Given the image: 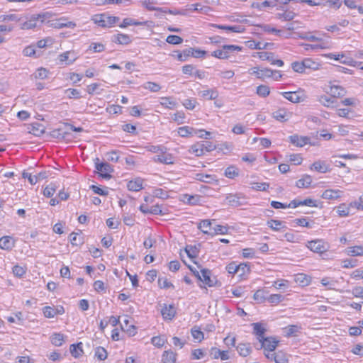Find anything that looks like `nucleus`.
<instances>
[{
	"label": "nucleus",
	"instance_id": "obj_8",
	"mask_svg": "<svg viewBox=\"0 0 363 363\" xmlns=\"http://www.w3.org/2000/svg\"><path fill=\"white\" fill-rule=\"evenodd\" d=\"M225 200L229 205L233 207H238L245 203V197L242 194H228L225 196Z\"/></svg>",
	"mask_w": 363,
	"mask_h": 363
},
{
	"label": "nucleus",
	"instance_id": "obj_2",
	"mask_svg": "<svg viewBox=\"0 0 363 363\" xmlns=\"http://www.w3.org/2000/svg\"><path fill=\"white\" fill-rule=\"evenodd\" d=\"M119 20V17L111 16L107 13L96 14L92 17L94 23L104 28L113 27Z\"/></svg>",
	"mask_w": 363,
	"mask_h": 363
},
{
	"label": "nucleus",
	"instance_id": "obj_3",
	"mask_svg": "<svg viewBox=\"0 0 363 363\" xmlns=\"http://www.w3.org/2000/svg\"><path fill=\"white\" fill-rule=\"evenodd\" d=\"M215 149L216 145H214L211 142L201 141L191 145L189 151L194 153L196 156L200 157L204 155L205 151L211 152Z\"/></svg>",
	"mask_w": 363,
	"mask_h": 363
},
{
	"label": "nucleus",
	"instance_id": "obj_61",
	"mask_svg": "<svg viewBox=\"0 0 363 363\" xmlns=\"http://www.w3.org/2000/svg\"><path fill=\"white\" fill-rule=\"evenodd\" d=\"M337 213L340 216L345 217V216H347L349 215L350 208H349V207L346 206L345 204H342L340 206H338Z\"/></svg>",
	"mask_w": 363,
	"mask_h": 363
},
{
	"label": "nucleus",
	"instance_id": "obj_28",
	"mask_svg": "<svg viewBox=\"0 0 363 363\" xmlns=\"http://www.w3.org/2000/svg\"><path fill=\"white\" fill-rule=\"evenodd\" d=\"M340 190L327 189L323 193L322 198L325 199H335L340 196Z\"/></svg>",
	"mask_w": 363,
	"mask_h": 363
},
{
	"label": "nucleus",
	"instance_id": "obj_64",
	"mask_svg": "<svg viewBox=\"0 0 363 363\" xmlns=\"http://www.w3.org/2000/svg\"><path fill=\"white\" fill-rule=\"evenodd\" d=\"M194 129L192 128H189L188 126H183L179 128L178 133L182 137H186L189 135L191 134V131Z\"/></svg>",
	"mask_w": 363,
	"mask_h": 363
},
{
	"label": "nucleus",
	"instance_id": "obj_21",
	"mask_svg": "<svg viewBox=\"0 0 363 363\" xmlns=\"http://www.w3.org/2000/svg\"><path fill=\"white\" fill-rule=\"evenodd\" d=\"M28 133L39 137L45 133V130L42 124L35 123L30 125Z\"/></svg>",
	"mask_w": 363,
	"mask_h": 363
},
{
	"label": "nucleus",
	"instance_id": "obj_60",
	"mask_svg": "<svg viewBox=\"0 0 363 363\" xmlns=\"http://www.w3.org/2000/svg\"><path fill=\"white\" fill-rule=\"evenodd\" d=\"M69 238L70 242L73 245H79L82 243V238L79 236L78 233H72Z\"/></svg>",
	"mask_w": 363,
	"mask_h": 363
},
{
	"label": "nucleus",
	"instance_id": "obj_17",
	"mask_svg": "<svg viewBox=\"0 0 363 363\" xmlns=\"http://www.w3.org/2000/svg\"><path fill=\"white\" fill-rule=\"evenodd\" d=\"M213 26L218 28L219 29L225 30L226 31H231L234 33H243L245 28L242 26H223V25H217L215 24Z\"/></svg>",
	"mask_w": 363,
	"mask_h": 363
},
{
	"label": "nucleus",
	"instance_id": "obj_5",
	"mask_svg": "<svg viewBox=\"0 0 363 363\" xmlns=\"http://www.w3.org/2000/svg\"><path fill=\"white\" fill-rule=\"evenodd\" d=\"M211 272L209 269H202L201 270V274L199 272H196V277L198 279L208 285L209 287H212L216 285L217 280L215 277L211 278Z\"/></svg>",
	"mask_w": 363,
	"mask_h": 363
},
{
	"label": "nucleus",
	"instance_id": "obj_58",
	"mask_svg": "<svg viewBox=\"0 0 363 363\" xmlns=\"http://www.w3.org/2000/svg\"><path fill=\"white\" fill-rule=\"evenodd\" d=\"M43 314L46 318H53L57 312H56L55 308H52L50 306H45L43 308Z\"/></svg>",
	"mask_w": 363,
	"mask_h": 363
},
{
	"label": "nucleus",
	"instance_id": "obj_56",
	"mask_svg": "<svg viewBox=\"0 0 363 363\" xmlns=\"http://www.w3.org/2000/svg\"><path fill=\"white\" fill-rule=\"evenodd\" d=\"M158 284L160 287L162 289H168L170 287L174 288V285L171 282H169L165 277H159Z\"/></svg>",
	"mask_w": 363,
	"mask_h": 363
},
{
	"label": "nucleus",
	"instance_id": "obj_54",
	"mask_svg": "<svg viewBox=\"0 0 363 363\" xmlns=\"http://www.w3.org/2000/svg\"><path fill=\"white\" fill-rule=\"evenodd\" d=\"M166 41L172 45H179L183 42V39L179 35H170L167 36Z\"/></svg>",
	"mask_w": 363,
	"mask_h": 363
},
{
	"label": "nucleus",
	"instance_id": "obj_23",
	"mask_svg": "<svg viewBox=\"0 0 363 363\" xmlns=\"http://www.w3.org/2000/svg\"><path fill=\"white\" fill-rule=\"evenodd\" d=\"M237 350L240 356L247 357L251 353L252 348L250 344L240 343L237 346Z\"/></svg>",
	"mask_w": 363,
	"mask_h": 363
},
{
	"label": "nucleus",
	"instance_id": "obj_57",
	"mask_svg": "<svg viewBox=\"0 0 363 363\" xmlns=\"http://www.w3.org/2000/svg\"><path fill=\"white\" fill-rule=\"evenodd\" d=\"M282 222L278 220H270L267 222V225L274 230L278 231L280 230Z\"/></svg>",
	"mask_w": 363,
	"mask_h": 363
},
{
	"label": "nucleus",
	"instance_id": "obj_33",
	"mask_svg": "<svg viewBox=\"0 0 363 363\" xmlns=\"http://www.w3.org/2000/svg\"><path fill=\"white\" fill-rule=\"evenodd\" d=\"M294 281L302 286H307L311 282V278L305 274L300 273L295 276Z\"/></svg>",
	"mask_w": 363,
	"mask_h": 363
},
{
	"label": "nucleus",
	"instance_id": "obj_29",
	"mask_svg": "<svg viewBox=\"0 0 363 363\" xmlns=\"http://www.w3.org/2000/svg\"><path fill=\"white\" fill-rule=\"evenodd\" d=\"M147 24L146 21L140 22L137 21L130 18H125L123 19V23L119 25V26L122 28H126L129 26H145Z\"/></svg>",
	"mask_w": 363,
	"mask_h": 363
},
{
	"label": "nucleus",
	"instance_id": "obj_51",
	"mask_svg": "<svg viewBox=\"0 0 363 363\" xmlns=\"http://www.w3.org/2000/svg\"><path fill=\"white\" fill-rule=\"evenodd\" d=\"M270 93L269 87L267 85H259L257 88V94L262 97L267 96Z\"/></svg>",
	"mask_w": 363,
	"mask_h": 363
},
{
	"label": "nucleus",
	"instance_id": "obj_35",
	"mask_svg": "<svg viewBox=\"0 0 363 363\" xmlns=\"http://www.w3.org/2000/svg\"><path fill=\"white\" fill-rule=\"evenodd\" d=\"M347 254L350 256L363 255V247L360 245L350 247L347 249Z\"/></svg>",
	"mask_w": 363,
	"mask_h": 363
},
{
	"label": "nucleus",
	"instance_id": "obj_55",
	"mask_svg": "<svg viewBox=\"0 0 363 363\" xmlns=\"http://www.w3.org/2000/svg\"><path fill=\"white\" fill-rule=\"evenodd\" d=\"M274 77V71L269 68L260 69L259 72V78L264 79L266 77Z\"/></svg>",
	"mask_w": 363,
	"mask_h": 363
},
{
	"label": "nucleus",
	"instance_id": "obj_32",
	"mask_svg": "<svg viewBox=\"0 0 363 363\" xmlns=\"http://www.w3.org/2000/svg\"><path fill=\"white\" fill-rule=\"evenodd\" d=\"M143 181L140 179H137L134 181H130L128 182L127 184V187L128 190L133 191H140L143 187Z\"/></svg>",
	"mask_w": 363,
	"mask_h": 363
},
{
	"label": "nucleus",
	"instance_id": "obj_36",
	"mask_svg": "<svg viewBox=\"0 0 363 363\" xmlns=\"http://www.w3.org/2000/svg\"><path fill=\"white\" fill-rule=\"evenodd\" d=\"M190 10L196 11L201 13L206 14L211 11V9L208 6H201L200 4H194L190 5Z\"/></svg>",
	"mask_w": 363,
	"mask_h": 363
},
{
	"label": "nucleus",
	"instance_id": "obj_44",
	"mask_svg": "<svg viewBox=\"0 0 363 363\" xmlns=\"http://www.w3.org/2000/svg\"><path fill=\"white\" fill-rule=\"evenodd\" d=\"M250 267L247 264L241 263V264H238V266L237 274L240 278H243V277L246 274H248L250 272Z\"/></svg>",
	"mask_w": 363,
	"mask_h": 363
},
{
	"label": "nucleus",
	"instance_id": "obj_20",
	"mask_svg": "<svg viewBox=\"0 0 363 363\" xmlns=\"http://www.w3.org/2000/svg\"><path fill=\"white\" fill-rule=\"evenodd\" d=\"M113 42L121 45H128L131 42L130 36L126 34L118 33L116 35H113Z\"/></svg>",
	"mask_w": 363,
	"mask_h": 363
},
{
	"label": "nucleus",
	"instance_id": "obj_34",
	"mask_svg": "<svg viewBox=\"0 0 363 363\" xmlns=\"http://www.w3.org/2000/svg\"><path fill=\"white\" fill-rule=\"evenodd\" d=\"M282 95L285 99L293 103H298L300 101L301 97L296 91L283 92Z\"/></svg>",
	"mask_w": 363,
	"mask_h": 363
},
{
	"label": "nucleus",
	"instance_id": "obj_52",
	"mask_svg": "<svg viewBox=\"0 0 363 363\" xmlns=\"http://www.w3.org/2000/svg\"><path fill=\"white\" fill-rule=\"evenodd\" d=\"M272 357H273V359L276 363H287L288 362L286 356L281 352L272 354Z\"/></svg>",
	"mask_w": 363,
	"mask_h": 363
},
{
	"label": "nucleus",
	"instance_id": "obj_37",
	"mask_svg": "<svg viewBox=\"0 0 363 363\" xmlns=\"http://www.w3.org/2000/svg\"><path fill=\"white\" fill-rule=\"evenodd\" d=\"M198 228L203 233L209 234L208 230L211 228V220H203L198 224Z\"/></svg>",
	"mask_w": 363,
	"mask_h": 363
},
{
	"label": "nucleus",
	"instance_id": "obj_47",
	"mask_svg": "<svg viewBox=\"0 0 363 363\" xmlns=\"http://www.w3.org/2000/svg\"><path fill=\"white\" fill-rule=\"evenodd\" d=\"M318 101L325 106L330 107L334 104L333 96L328 97V96L323 95L318 97Z\"/></svg>",
	"mask_w": 363,
	"mask_h": 363
},
{
	"label": "nucleus",
	"instance_id": "obj_31",
	"mask_svg": "<svg viewBox=\"0 0 363 363\" xmlns=\"http://www.w3.org/2000/svg\"><path fill=\"white\" fill-rule=\"evenodd\" d=\"M13 246L11 238L9 236H4L0 238V247L3 250H9Z\"/></svg>",
	"mask_w": 363,
	"mask_h": 363
},
{
	"label": "nucleus",
	"instance_id": "obj_48",
	"mask_svg": "<svg viewBox=\"0 0 363 363\" xmlns=\"http://www.w3.org/2000/svg\"><path fill=\"white\" fill-rule=\"evenodd\" d=\"M284 299V296L281 294H271L267 298V301L272 304H278L283 301Z\"/></svg>",
	"mask_w": 363,
	"mask_h": 363
},
{
	"label": "nucleus",
	"instance_id": "obj_42",
	"mask_svg": "<svg viewBox=\"0 0 363 363\" xmlns=\"http://www.w3.org/2000/svg\"><path fill=\"white\" fill-rule=\"evenodd\" d=\"M184 201L186 202L189 204L196 205L197 204L201 199V196L199 195H184Z\"/></svg>",
	"mask_w": 363,
	"mask_h": 363
},
{
	"label": "nucleus",
	"instance_id": "obj_49",
	"mask_svg": "<svg viewBox=\"0 0 363 363\" xmlns=\"http://www.w3.org/2000/svg\"><path fill=\"white\" fill-rule=\"evenodd\" d=\"M65 93L69 99H78L82 97L80 91L76 89H67L65 91Z\"/></svg>",
	"mask_w": 363,
	"mask_h": 363
},
{
	"label": "nucleus",
	"instance_id": "obj_16",
	"mask_svg": "<svg viewBox=\"0 0 363 363\" xmlns=\"http://www.w3.org/2000/svg\"><path fill=\"white\" fill-rule=\"evenodd\" d=\"M153 160L155 162H160L166 164H170L174 163L172 155L165 154V150H164V153H162V155L155 156L153 158Z\"/></svg>",
	"mask_w": 363,
	"mask_h": 363
},
{
	"label": "nucleus",
	"instance_id": "obj_62",
	"mask_svg": "<svg viewBox=\"0 0 363 363\" xmlns=\"http://www.w3.org/2000/svg\"><path fill=\"white\" fill-rule=\"evenodd\" d=\"M206 353L201 349H196L194 350L191 352L192 359H200L204 357Z\"/></svg>",
	"mask_w": 363,
	"mask_h": 363
},
{
	"label": "nucleus",
	"instance_id": "obj_50",
	"mask_svg": "<svg viewBox=\"0 0 363 363\" xmlns=\"http://www.w3.org/2000/svg\"><path fill=\"white\" fill-rule=\"evenodd\" d=\"M143 87L145 89H148L152 92H157L161 89V86L160 84L152 82H147L144 85Z\"/></svg>",
	"mask_w": 363,
	"mask_h": 363
},
{
	"label": "nucleus",
	"instance_id": "obj_7",
	"mask_svg": "<svg viewBox=\"0 0 363 363\" xmlns=\"http://www.w3.org/2000/svg\"><path fill=\"white\" fill-rule=\"evenodd\" d=\"M311 251L322 254L328 250V246L323 240H315L308 242L307 245Z\"/></svg>",
	"mask_w": 363,
	"mask_h": 363
},
{
	"label": "nucleus",
	"instance_id": "obj_19",
	"mask_svg": "<svg viewBox=\"0 0 363 363\" xmlns=\"http://www.w3.org/2000/svg\"><path fill=\"white\" fill-rule=\"evenodd\" d=\"M65 337L66 336L63 334L60 333H55L50 336V341L55 346L60 347L65 342Z\"/></svg>",
	"mask_w": 363,
	"mask_h": 363
},
{
	"label": "nucleus",
	"instance_id": "obj_13",
	"mask_svg": "<svg viewBox=\"0 0 363 363\" xmlns=\"http://www.w3.org/2000/svg\"><path fill=\"white\" fill-rule=\"evenodd\" d=\"M77 57L74 52L67 51L59 55V59L62 62H65V65H70L77 60Z\"/></svg>",
	"mask_w": 363,
	"mask_h": 363
},
{
	"label": "nucleus",
	"instance_id": "obj_30",
	"mask_svg": "<svg viewBox=\"0 0 363 363\" xmlns=\"http://www.w3.org/2000/svg\"><path fill=\"white\" fill-rule=\"evenodd\" d=\"M177 354L172 351H164L162 354L163 363H175Z\"/></svg>",
	"mask_w": 363,
	"mask_h": 363
},
{
	"label": "nucleus",
	"instance_id": "obj_39",
	"mask_svg": "<svg viewBox=\"0 0 363 363\" xmlns=\"http://www.w3.org/2000/svg\"><path fill=\"white\" fill-rule=\"evenodd\" d=\"M267 294L264 290L259 289L254 294L253 298L259 303H263L267 301Z\"/></svg>",
	"mask_w": 363,
	"mask_h": 363
},
{
	"label": "nucleus",
	"instance_id": "obj_15",
	"mask_svg": "<svg viewBox=\"0 0 363 363\" xmlns=\"http://www.w3.org/2000/svg\"><path fill=\"white\" fill-rule=\"evenodd\" d=\"M194 179L197 181L208 184L213 183V182H216V183L218 182L216 176L212 174L198 173L195 174Z\"/></svg>",
	"mask_w": 363,
	"mask_h": 363
},
{
	"label": "nucleus",
	"instance_id": "obj_59",
	"mask_svg": "<svg viewBox=\"0 0 363 363\" xmlns=\"http://www.w3.org/2000/svg\"><path fill=\"white\" fill-rule=\"evenodd\" d=\"M63 128H60L55 130H53L52 132V135L57 138H65V135L69 133V132L66 130L62 131Z\"/></svg>",
	"mask_w": 363,
	"mask_h": 363
},
{
	"label": "nucleus",
	"instance_id": "obj_26",
	"mask_svg": "<svg viewBox=\"0 0 363 363\" xmlns=\"http://www.w3.org/2000/svg\"><path fill=\"white\" fill-rule=\"evenodd\" d=\"M254 333L257 336V340L259 342L264 339V334L266 331L265 328L262 327V325L259 323H255L252 324Z\"/></svg>",
	"mask_w": 363,
	"mask_h": 363
},
{
	"label": "nucleus",
	"instance_id": "obj_53",
	"mask_svg": "<svg viewBox=\"0 0 363 363\" xmlns=\"http://www.w3.org/2000/svg\"><path fill=\"white\" fill-rule=\"evenodd\" d=\"M56 191V186L53 184H50L45 187L43 190V195L45 197L50 198L53 196L55 192Z\"/></svg>",
	"mask_w": 363,
	"mask_h": 363
},
{
	"label": "nucleus",
	"instance_id": "obj_22",
	"mask_svg": "<svg viewBox=\"0 0 363 363\" xmlns=\"http://www.w3.org/2000/svg\"><path fill=\"white\" fill-rule=\"evenodd\" d=\"M70 353L71 354L75 357L78 358L83 354V350H82V343L79 342L77 344H72L70 345Z\"/></svg>",
	"mask_w": 363,
	"mask_h": 363
},
{
	"label": "nucleus",
	"instance_id": "obj_40",
	"mask_svg": "<svg viewBox=\"0 0 363 363\" xmlns=\"http://www.w3.org/2000/svg\"><path fill=\"white\" fill-rule=\"evenodd\" d=\"M311 168L314 169L315 170H316V171H318L319 172H322V173H325L328 170V168L325 165V162H322V161L315 162L312 164V167Z\"/></svg>",
	"mask_w": 363,
	"mask_h": 363
},
{
	"label": "nucleus",
	"instance_id": "obj_9",
	"mask_svg": "<svg viewBox=\"0 0 363 363\" xmlns=\"http://www.w3.org/2000/svg\"><path fill=\"white\" fill-rule=\"evenodd\" d=\"M259 342L261 345L257 348L258 350L264 348L265 350L272 352L276 349L279 341L272 337H268L262 339Z\"/></svg>",
	"mask_w": 363,
	"mask_h": 363
},
{
	"label": "nucleus",
	"instance_id": "obj_41",
	"mask_svg": "<svg viewBox=\"0 0 363 363\" xmlns=\"http://www.w3.org/2000/svg\"><path fill=\"white\" fill-rule=\"evenodd\" d=\"M201 95L202 97L207 99H215L218 97V94L217 91L213 89H208L203 91H201Z\"/></svg>",
	"mask_w": 363,
	"mask_h": 363
},
{
	"label": "nucleus",
	"instance_id": "obj_46",
	"mask_svg": "<svg viewBox=\"0 0 363 363\" xmlns=\"http://www.w3.org/2000/svg\"><path fill=\"white\" fill-rule=\"evenodd\" d=\"M107 351L103 347H97L95 350V357L99 360H105L107 358Z\"/></svg>",
	"mask_w": 363,
	"mask_h": 363
},
{
	"label": "nucleus",
	"instance_id": "obj_11",
	"mask_svg": "<svg viewBox=\"0 0 363 363\" xmlns=\"http://www.w3.org/2000/svg\"><path fill=\"white\" fill-rule=\"evenodd\" d=\"M272 116L280 122H285L290 118L291 113L287 111L285 108H279L272 113Z\"/></svg>",
	"mask_w": 363,
	"mask_h": 363
},
{
	"label": "nucleus",
	"instance_id": "obj_27",
	"mask_svg": "<svg viewBox=\"0 0 363 363\" xmlns=\"http://www.w3.org/2000/svg\"><path fill=\"white\" fill-rule=\"evenodd\" d=\"M312 182V178L310 175L305 174L301 179H298L296 186L298 188H308Z\"/></svg>",
	"mask_w": 363,
	"mask_h": 363
},
{
	"label": "nucleus",
	"instance_id": "obj_14",
	"mask_svg": "<svg viewBox=\"0 0 363 363\" xmlns=\"http://www.w3.org/2000/svg\"><path fill=\"white\" fill-rule=\"evenodd\" d=\"M161 313L164 319L172 320L176 314V310L173 305H164L161 310Z\"/></svg>",
	"mask_w": 363,
	"mask_h": 363
},
{
	"label": "nucleus",
	"instance_id": "obj_1",
	"mask_svg": "<svg viewBox=\"0 0 363 363\" xmlns=\"http://www.w3.org/2000/svg\"><path fill=\"white\" fill-rule=\"evenodd\" d=\"M51 16V13L49 12L31 15L30 17H26V21L21 24V28L23 30H29L40 27L45 23V20L50 18Z\"/></svg>",
	"mask_w": 363,
	"mask_h": 363
},
{
	"label": "nucleus",
	"instance_id": "obj_6",
	"mask_svg": "<svg viewBox=\"0 0 363 363\" xmlns=\"http://www.w3.org/2000/svg\"><path fill=\"white\" fill-rule=\"evenodd\" d=\"M96 169L99 172L100 176L104 179H109L111 177L110 173L113 172L112 166L107 162H99V158H96Z\"/></svg>",
	"mask_w": 363,
	"mask_h": 363
},
{
	"label": "nucleus",
	"instance_id": "obj_12",
	"mask_svg": "<svg viewBox=\"0 0 363 363\" xmlns=\"http://www.w3.org/2000/svg\"><path fill=\"white\" fill-rule=\"evenodd\" d=\"M309 138L306 136H299L298 135H293L289 136V141L297 147H303L309 142Z\"/></svg>",
	"mask_w": 363,
	"mask_h": 363
},
{
	"label": "nucleus",
	"instance_id": "obj_38",
	"mask_svg": "<svg viewBox=\"0 0 363 363\" xmlns=\"http://www.w3.org/2000/svg\"><path fill=\"white\" fill-rule=\"evenodd\" d=\"M301 328L296 325H291L284 328L286 337L296 336Z\"/></svg>",
	"mask_w": 363,
	"mask_h": 363
},
{
	"label": "nucleus",
	"instance_id": "obj_10",
	"mask_svg": "<svg viewBox=\"0 0 363 363\" xmlns=\"http://www.w3.org/2000/svg\"><path fill=\"white\" fill-rule=\"evenodd\" d=\"M259 57L262 60L269 61L273 65H277L278 67H282L284 65V62L281 60H274L273 58V54L272 52H261L259 53Z\"/></svg>",
	"mask_w": 363,
	"mask_h": 363
},
{
	"label": "nucleus",
	"instance_id": "obj_25",
	"mask_svg": "<svg viewBox=\"0 0 363 363\" xmlns=\"http://www.w3.org/2000/svg\"><path fill=\"white\" fill-rule=\"evenodd\" d=\"M65 20L64 19H59L56 21L55 23H52V26L55 28H74L76 26V24L72 21H67L64 22Z\"/></svg>",
	"mask_w": 363,
	"mask_h": 363
},
{
	"label": "nucleus",
	"instance_id": "obj_4",
	"mask_svg": "<svg viewBox=\"0 0 363 363\" xmlns=\"http://www.w3.org/2000/svg\"><path fill=\"white\" fill-rule=\"evenodd\" d=\"M241 50L242 47L238 45H225L223 46L222 49L213 52L211 55L218 59H228L230 57V53Z\"/></svg>",
	"mask_w": 363,
	"mask_h": 363
},
{
	"label": "nucleus",
	"instance_id": "obj_24",
	"mask_svg": "<svg viewBox=\"0 0 363 363\" xmlns=\"http://www.w3.org/2000/svg\"><path fill=\"white\" fill-rule=\"evenodd\" d=\"M122 330L125 331L129 336H134L136 334V328L133 325L129 324V320L125 319L123 324L121 325Z\"/></svg>",
	"mask_w": 363,
	"mask_h": 363
},
{
	"label": "nucleus",
	"instance_id": "obj_43",
	"mask_svg": "<svg viewBox=\"0 0 363 363\" xmlns=\"http://www.w3.org/2000/svg\"><path fill=\"white\" fill-rule=\"evenodd\" d=\"M302 65H303L305 69H311L315 70L318 69L319 67V64L318 62H315L309 58L304 59L302 61Z\"/></svg>",
	"mask_w": 363,
	"mask_h": 363
},
{
	"label": "nucleus",
	"instance_id": "obj_63",
	"mask_svg": "<svg viewBox=\"0 0 363 363\" xmlns=\"http://www.w3.org/2000/svg\"><path fill=\"white\" fill-rule=\"evenodd\" d=\"M89 49L92 50L94 52H101L105 50V46L102 43H92Z\"/></svg>",
	"mask_w": 363,
	"mask_h": 363
},
{
	"label": "nucleus",
	"instance_id": "obj_18",
	"mask_svg": "<svg viewBox=\"0 0 363 363\" xmlns=\"http://www.w3.org/2000/svg\"><path fill=\"white\" fill-rule=\"evenodd\" d=\"M329 93L333 98L340 97L345 94V89L339 85H330Z\"/></svg>",
	"mask_w": 363,
	"mask_h": 363
},
{
	"label": "nucleus",
	"instance_id": "obj_45",
	"mask_svg": "<svg viewBox=\"0 0 363 363\" xmlns=\"http://www.w3.org/2000/svg\"><path fill=\"white\" fill-rule=\"evenodd\" d=\"M238 169L233 166L228 167L225 170V176L230 179H233L238 176Z\"/></svg>",
	"mask_w": 363,
	"mask_h": 363
}]
</instances>
